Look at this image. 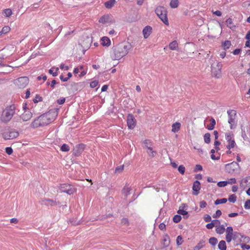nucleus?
Instances as JSON below:
<instances>
[{"label": "nucleus", "mask_w": 250, "mask_h": 250, "mask_svg": "<svg viewBox=\"0 0 250 250\" xmlns=\"http://www.w3.org/2000/svg\"><path fill=\"white\" fill-rule=\"evenodd\" d=\"M41 203L42 205H44L46 206H56L57 205V203L56 201L50 199H43L41 201Z\"/></svg>", "instance_id": "17"}, {"label": "nucleus", "mask_w": 250, "mask_h": 250, "mask_svg": "<svg viewBox=\"0 0 250 250\" xmlns=\"http://www.w3.org/2000/svg\"><path fill=\"white\" fill-rule=\"evenodd\" d=\"M218 242L217 238L215 237H211L209 239V243L212 246H215Z\"/></svg>", "instance_id": "38"}, {"label": "nucleus", "mask_w": 250, "mask_h": 250, "mask_svg": "<svg viewBox=\"0 0 250 250\" xmlns=\"http://www.w3.org/2000/svg\"><path fill=\"white\" fill-rule=\"evenodd\" d=\"M169 47L172 50H176L178 47V43L177 41H174L170 42L169 44Z\"/></svg>", "instance_id": "33"}, {"label": "nucleus", "mask_w": 250, "mask_h": 250, "mask_svg": "<svg viewBox=\"0 0 250 250\" xmlns=\"http://www.w3.org/2000/svg\"><path fill=\"white\" fill-rule=\"evenodd\" d=\"M131 188L128 185H125L122 190V193L125 197H127L130 194Z\"/></svg>", "instance_id": "23"}, {"label": "nucleus", "mask_w": 250, "mask_h": 250, "mask_svg": "<svg viewBox=\"0 0 250 250\" xmlns=\"http://www.w3.org/2000/svg\"><path fill=\"white\" fill-rule=\"evenodd\" d=\"M5 151L8 155H11L13 153V149L11 147H7L5 148Z\"/></svg>", "instance_id": "52"}, {"label": "nucleus", "mask_w": 250, "mask_h": 250, "mask_svg": "<svg viewBox=\"0 0 250 250\" xmlns=\"http://www.w3.org/2000/svg\"><path fill=\"white\" fill-rule=\"evenodd\" d=\"M218 247L220 250H226L227 246L226 242L224 240L220 241L218 244Z\"/></svg>", "instance_id": "28"}, {"label": "nucleus", "mask_w": 250, "mask_h": 250, "mask_svg": "<svg viewBox=\"0 0 250 250\" xmlns=\"http://www.w3.org/2000/svg\"><path fill=\"white\" fill-rule=\"evenodd\" d=\"M0 132L2 138L5 140H12L19 136V132L15 129L5 127L3 129L0 126Z\"/></svg>", "instance_id": "2"}, {"label": "nucleus", "mask_w": 250, "mask_h": 250, "mask_svg": "<svg viewBox=\"0 0 250 250\" xmlns=\"http://www.w3.org/2000/svg\"><path fill=\"white\" fill-rule=\"evenodd\" d=\"M10 30V28L9 26H4L1 29V31L3 34H6L8 33Z\"/></svg>", "instance_id": "47"}, {"label": "nucleus", "mask_w": 250, "mask_h": 250, "mask_svg": "<svg viewBox=\"0 0 250 250\" xmlns=\"http://www.w3.org/2000/svg\"><path fill=\"white\" fill-rule=\"evenodd\" d=\"M152 27L150 26H146L143 30V34L145 39H147L152 33Z\"/></svg>", "instance_id": "18"}, {"label": "nucleus", "mask_w": 250, "mask_h": 250, "mask_svg": "<svg viewBox=\"0 0 250 250\" xmlns=\"http://www.w3.org/2000/svg\"><path fill=\"white\" fill-rule=\"evenodd\" d=\"M43 126H44V125H42V121L40 120L39 117L35 119L30 125V126L33 128H36Z\"/></svg>", "instance_id": "19"}, {"label": "nucleus", "mask_w": 250, "mask_h": 250, "mask_svg": "<svg viewBox=\"0 0 250 250\" xmlns=\"http://www.w3.org/2000/svg\"><path fill=\"white\" fill-rule=\"evenodd\" d=\"M59 70V68L58 67H52L51 69L49 70V73L52 75L53 76L55 77L58 75V71Z\"/></svg>", "instance_id": "29"}, {"label": "nucleus", "mask_w": 250, "mask_h": 250, "mask_svg": "<svg viewBox=\"0 0 250 250\" xmlns=\"http://www.w3.org/2000/svg\"><path fill=\"white\" fill-rule=\"evenodd\" d=\"M130 49V44H119L112 48L111 58L114 60H119L125 56Z\"/></svg>", "instance_id": "1"}, {"label": "nucleus", "mask_w": 250, "mask_h": 250, "mask_svg": "<svg viewBox=\"0 0 250 250\" xmlns=\"http://www.w3.org/2000/svg\"><path fill=\"white\" fill-rule=\"evenodd\" d=\"M202 170V167L200 165H196L195 166V168L194 169V171L196 172L197 171H201Z\"/></svg>", "instance_id": "59"}, {"label": "nucleus", "mask_w": 250, "mask_h": 250, "mask_svg": "<svg viewBox=\"0 0 250 250\" xmlns=\"http://www.w3.org/2000/svg\"><path fill=\"white\" fill-rule=\"evenodd\" d=\"M228 184H233L236 183V180L234 178H230L227 181Z\"/></svg>", "instance_id": "56"}, {"label": "nucleus", "mask_w": 250, "mask_h": 250, "mask_svg": "<svg viewBox=\"0 0 250 250\" xmlns=\"http://www.w3.org/2000/svg\"><path fill=\"white\" fill-rule=\"evenodd\" d=\"M162 241L164 247L166 248L168 247L170 244V238L169 236L167 234L164 235L163 236Z\"/></svg>", "instance_id": "22"}, {"label": "nucleus", "mask_w": 250, "mask_h": 250, "mask_svg": "<svg viewBox=\"0 0 250 250\" xmlns=\"http://www.w3.org/2000/svg\"><path fill=\"white\" fill-rule=\"evenodd\" d=\"M155 13L160 20L167 25L169 24L167 17V11L163 6L157 7L155 10Z\"/></svg>", "instance_id": "4"}, {"label": "nucleus", "mask_w": 250, "mask_h": 250, "mask_svg": "<svg viewBox=\"0 0 250 250\" xmlns=\"http://www.w3.org/2000/svg\"><path fill=\"white\" fill-rule=\"evenodd\" d=\"M57 114V110H48L46 113L39 116V117L42 121V125L44 126L53 122Z\"/></svg>", "instance_id": "3"}, {"label": "nucleus", "mask_w": 250, "mask_h": 250, "mask_svg": "<svg viewBox=\"0 0 250 250\" xmlns=\"http://www.w3.org/2000/svg\"><path fill=\"white\" fill-rule=\"evenodd\" d=\"M214 227V224L212 221L211 223H208L206 225V228L208 229H212Z\"/></svg>", "instance_id": "62"}, {"label": "nucleus", "mask_w": 250, "mask_h": 250, "mask_svg": "<svg viewBox=\"0 0 250 250\" xmlns=\"http://www.w3.org/2000/svg\"><path fill=\"white\" fill-rule=\"evenodd\" d=\"M204 141L206 143L208 144L210 142V135L209 133H206L204 136Z\"/></svg>", "instance_id": "35"}, {"label": "nucleus", "mask_w": 250, "mask_h": 250, "mask_svg": "<svg viewBox=\"0 0 250 250\" xmlns=\"http://www.w3.org/2000/svg\"><path fill=\"white\" fill-rule=\"evenodd\" d=\"M231 45V43L230 41L227 40L224 42H222V46L224 50H226L228 49L229 48Z\"/></svg>", "instance_id": "26"}, {"label": "nucleus", "mask_w": 250, "mask_h": 250, "mask_svg": "<svg viewBox=\"0 0 250 250\" xmlns=\"http://www.w3.org/2000/svg\"><path fill=\"white\" fill-rule=\"evenodd\" d=\"M181 125L179 122H176L172 124L171 131L174 133L178 132L180 129Z\"/></svg>", "instance_id": "20"}, {"label": "nucleus", "mask_w": 250, "mask_h": 250, "mask_svg": "<svg viewBox=\"0 0 250 250\" xmlns=\"http://www.w3.org/2000/svg\"><path fill=\"white\" fill-rule=\"evenodd\" d=\"M178 170L181 174H184L185 171V167L183 165H180L178 167Z\"/></svg>", "instance_id": "44"}, {"label": "nucleus", "mask_w": 250, "mask_h": 250, "mask_svg": "<svg viewBox=\"0 0 250 250\" xmlns=\"http://www.w3.org/2000/svg\"><path fill=\"white\" fill-rule=\"evenodd\" d=\"M121 223L124 225L128 226L129 225L128 220L127 218H123Z\"/></svg>", "instance_id": "55"}, {"label": "nucleus", "mask_w": 250, "mask_h": 250, "mask_svg": "<svg viewBox=\"0 0 250 250\" xmlns=\"http://www.w3.org/2000/svg\"><path fill=\"white\" fill-rule=\"evenodd\" d=\"M124 169V166L118 167L116 168L115 172L116 173H120Z\"/></svg>", "instance_id": "48"}, {"label": "nucleus", "mask_w": 250, "mask_h": 250, "mask_svg": "<svg viewBox=\"0 0 250 250\" xmlns=\"http://www.w3.org/2000/svg\"><path fill=\"white\" fill-rule=\"evenodd\" d=\"M223 65L221 62H218L216 67L211 65V72L213 75L216 78H219L221 75V70Z\"/></svg>", "instance_id": "10"}, {"label": "nucleus", "mask_w": 250, "mask_h": 250, "mask_svg": "<svg viewBox=\"0 0 250 250\" xmlns=\"http://www.w3.org/2000/svg\"><path fill=\"white\" fill-rule=\"evenodd\" d=\"M85 148V145L80 144L76 145L73 149V155L75 156H79Z\"/></svg>", "instance_id": "12"}, {"label": "nucleus", "mask_w": 250, "mask_h": 250, "mask_svg": "<svg viewBox=\"0 0 250 250\" xmlns=\"http://www.w3.org/2000/svg\"><path fill=\"white\" fill-rule=\"evenodd\" d=\"M205 241L201 240L197 245L194 248V250H199L204 247Z\"/></svg>", "instance_id": "31"}, {"label": "nucleus", "mask_w": 250, "mask_h": 250, "mask_svg": "<svg viewBox=\"0 0 250 250\" xmlns=\"http://www.w3.org/2000/svg\"><path fill=\"white\" fill-rule=\"evenodd\" d=\"M165 228H166V225L164 223H161L159 226V228L162 230H163L165 229Z\"/></svg>", "instance_id": "64"}, {"label": "nucleus", "mask_w": 250, "mask_h": 250, "mask_svg": "<svg viewBox=\"0 0 250 250\" xmlns=\"http://www.w3.org/2000/svg\"><path fill=\"white\" fill-rule=\"evenodd\" d=\"M182 217L180 215H175L173 218V221L176 223H179L181 220Z\"/></svg>", "instance_id": "39"}, {"label": "nucleus", "mask_w": 250, "mask_h": 250, "mask_svg": "<svg viewBox=\"0 0 250 250\" xmlns=\"http://www.w3.org/2000/svg\"><path fill=\"white\" fill-rule=\"evenodd\" d=\"M110 39L106 37H104L102 38V44L103 46H108L110 44Z\"/></svg>", "instance_id": "24"}, {"label": "nucleus", "mask_w": 250, "mask_h": 250, "mask_svg": "<svg viewBox=\"0 0 250 250\" xmlns=\"http://www.w3.org/2000/svg\"><path fill=\"white\" fill-rule=\"evenodd\" d=\"M239 167V164L236 162H232L225 165V168L229 173H232L236 171Z\"/></svg>", "instance_id": "11"}, {"label": "nucleus", "mask_w": 250, "mask_h": 250, "mask_svg": "<svg viewBox=\"0 0 250 250\" xmlns=\"http://www.w3.org/2000/svg\"><path fill=\"white\" fill-rule=\"evenodd\" d=\"M65 98H62L57 100V103L59 104H62L65 102Z\"/></svg>", "instance_id": "60"}, {"label": "nucleus", "mask_w": 250, "mask_h": 250, "mask_svg": "<svg viewBox=\"0 0 250 250\" xmlns=\"http://www.w3.org/2000/svg\"><path fill=\"white\" fill-rule=\"evenodd\" d=\"M225 230V227L224 225L219 226L216 229V231L218 234H222Z\"/></svg>", "instance_id": "32"}, {"label": "nucleus", "mask_w": 250, "mask_h": 250, "mask_svg": "<svg viewBox=\"0 0 250 250\" xmlns=\"http://www.w3.org/2000/svg\"><path fill=\"white\" fill-rule=\"evenodd\" d=\"M200 185V183L198 180L194 182L192 186V189L193 190V194L194 195H197L199 194V190L201 189Z\"/></svg>", "instance_id": "16"}, {"label": "nucleus", "mask_w": 250, "mask_h": 250, "mask_svg": "<svg viewBox=\"0 0 250 250\" xmlns=\"http://www.w3.org/2000/svg\"><path fill=\"white\" fill-rule=\"evenodd\" d=\"M59 188L61 192H65L69 195L73 194L76 191L74 186L69 184H60Z\"/></svg>", "instance_id": "6"}, {"label": "nucleus", "mask_w": 250, "mask_h": 250, "mask_svg": "<svg viewBox=\"0 0 250 250\" xmlns=\"http://www.w3.org/2000/svg\"><path fill=\"white\" fill-rule=\"evenodd\" d=\"M210 123L209 125H208L207 128L208 130H212L214 128V126L216 124V122H215V120L213 118H211L210 119Z\"/></svg>", "instance_id": "30"}, {"label": "nucleus", "mask_w": 250, "mask_h": 250, "mask_svg": "<svg viewBox=\"0 0 250 250\" xmlns=\"http://www.w3.org/2000/svg\"><path fill=\"white\" fill-rule=\"evenodd\" d=\"M232 239V234H227L226 236V239L227 242H230Z\"/></svg>", "instance_id": "51"}, {"label": "nucleus", "mask_w": 250, "mask_h": 250, "mask_svg": "<svg viewBox=\"0 0 250 250\" xmlns=\"http://www.w3.org/2000/svg\"><path fill=\"white\" fill-rule=\"evenodd\" d=\"M221 214H222L221 211L220 210H216L215 213L212 215V217H213V218H215L220 216L221 215Z\"/></svg>", "instance_id": "46"}, {"label": "nucleus", "mask_w": 250, "mask_h": 250, "mask_svg": "<svg viewBox=\"0 0 250 250\" xmlns=\"http://www.w3.org/2000/svg\"><path fill=\"white\" fill-rule=\"evenodd\" d=\"M99 22L103 24L112 23L113 22L112 16L109 14L104 15L99 19Z\"/></svg>", "instance_id": "13"}, {"label": "nucleus", "mask_w": 250, "mask_h": 250, "mask_svg": "<svg viewBox=\"0 0 250 250\" xmlns=\"http://www.w3.org/2000/svg\"><path fill=\"white\" fill-rule=\"evenodd\" d=\"M233 229L231 227H228L226 229V233L229 234H232Z\"/></svg>", "instance_id": "50"}, {"label": "nucleus", "mask_w": 250, "mask_h": 250, "mask_svg": "<svg viewBox=\"0 0 250 250\" xmlns=\"http://www.w3.org/2000/svg\"><path fill=\"white\" fill-rule=\"evenodd\" d=\"M4 13L6 17H9L12 15V12L10 9H6L4 11Z\"/></svg>", "instance_id": "42"}, {"label": "nucleus", "mask_w": 250, "mask_h": 250, "mask_svg": "<svg viewBox=\"0 0 250 250\" xmlns=\"http://www.w3.org/2000/svg\"><path fill=\"white\" fill-rule=\"evenodd\" d=\"M42 98L40 97L39 95H37L36 98L33 100V101L35 103H38V101H41Z\"/></svg>", "instance_id": "63"}, {"label": "nucleus", "mask_w": 250, "mask_h": 250, "mask_svg": "<svg viewBox=\"0 0 250 250\" xmlns=\"http://www.w3.org/2000/svg\"><path fill=\"white\" fill-rule=\"evenodd\" d=\"M207 205L206 201L203 200L200 202V207L201 208H205Z\"/></svg>", "instance_id": "57"}, {"label": "nucleus", "mask_w": 250, "mask_h": 250, "mask_svg": "<svg viewBox=\"0 0 250 250\" xmlns=\"http://www.w3.org/2000/svg\"><path fill=\"white\" fill-rule=\"evenodd\" d=\"M14 110H2L1 115V120L2 122L7 123L9 122L13 116Z\"/></svg>", "instance_id": "8"}, {"label": "nucleus", "mask_w": 250, "mask_h": 250, "mask_svg": "<svg viewBox=\"0 0 250 250\" xmlns=\"http://www.w3.org/2000/svg\"><path fill=\"white\" fill-rule=\"evenodd\" d=\"M147 153L150 156L154 157L155 156V154H156V152L153 151V149H152V148L150 146H147Z\"/></svg>", "instance_id": "36"}, {"label": "nucleus", "mask_w": 250, "mask_h": 250, "mask_svg": "<svg viewBox=\"0 0 250 250\" xmlns=\"http://www.w3.org/2000/svg\"><path fill=\"white\" fill-rule=\"evenodd\" d=\"M183 242V238L181 235L177 236L176 239V244L178 246L181 245Z\"/></svg>", "instance_id": "41"}, {"label": "nucleus", "mask_w": 250, "mask_h": 250, "mask_svg": "<svg viewBox=\"0 0 250 250\" xmlns=\"http://www.w3.org/2000/svg\"><path fill=\"white\" fill-rule=\"evenodd\" d=\"M204 220L206 222H209L211 221V217L210 215L207 214L204 217Z\"/></svg>", "instance_id": "54"}, {"label": "nucleus", "mask_w": 250, "mask_h": 250, "mask_svg": "<svg viewBox=\"0 0 250 250\" xmlns=\"http://www.w3.org/2000/svg\"><path fill=\"white\" fill-rule=\"evenodd\" d=\"M227 113L229 115L228 122L230 124V128H234L233 125L237 122L236 110H228Z\"/></svg>", "instance_id": "7"}, {"label": "nucleus", "mask_w": 250, "mask_h": 250, "mask_svg": "<svg viewBox=\"0 0 250 250\" xmlns=\"http://www.w3.org/2000/svg\"><path fill=\"white\" fill-rule=\"evenodd\" d=\"M127 125L128 128L133 129L136 125V120L133 116L129 114L127 117Z\"/></svg>", "instance_id": "14"}, {"label": "nucleus", "mask_w": 250, "mask_h": 250, "mask_svg": "<svg viewBox=\"0 0 250 250\" xmlns=\"http://www.w3.org/2000/svg\"><path fill=\"white\" fill-rule=\"evenodd\" d=\"M228 200L230 202H232V203L235 202L236 201V196L235 194L230 195L228 198Z\"/></svg>", "instance_id": "40"}, {"label": "nucleus", "mask_w": 250, "mask_h": 250, "mask_svg": "<svg viewBox=\"0 0 250 250\" xmlns=\"http://www.w3.org/2000/svg\"><path fill=\"white\" fill-rule=\"evenodd\" d=\"M225 138L228 144L227 145V148L230 149L234 148L236 144L234 140V136L231 132H229L226 133Z\"/></svg>", "instance_id": "5"}, {"label": "nucleus", "mask_w": 250, "mask_h": 250, "mask_svg": "<svg viewBox=\"0 0 250 250\" xmlns=\"http://www.w3.org/2000/svg\"><path fill=\"white\" fill-rule=\"evenodd\" d=\"M212 222L214 224V226L216 227V228L219 226H220V222L218 220H213L212 221Z\"/></svg>", "instance_id": "53"}, {"label": "nucleus", "mask_w": 250, "mask_h": 250, "mask_svg": "<svg viewBox=\"0 0 250 250\" xmlns=\"http://www.w3.org/2000/svg\"><path fill=\"white\" fill-rule=\"evenodd\" d=\"M98 81H93L90 83V86L91 88H95L98 85Z\"/></svg>", "instance_id": "45"}, {"label": "nucleus", "mask_w": 250, "mask_h": 250, "mask_svg": "<svg viewBox=\"0 0 250 250\" xmlns=\"http://www.w3.org/2000/svg\"><path fill=\"white\" fill-rule=\"evenodd\" d=\"M61 150L62 151L67 152L70 150V148L67 145L64 144L61 147Z\"/></svg>", "instance_id": "37"}, {"label": "nucleus", "mask_w": 250, "mask_h": 250, "mask_svg": "<svg viewBox=\"0 0 250 250\" xmlns=\"http://www.w3.org/2000/svg\"><path fill=\"white\" fill-rule=\"evenodd\" d=\"M115 3V0H109L104 3V6L106 8L110 9L114 6Z\"/></svg>", "instance_id": "25"}, {"label": "nucleus", "mask_w": 250, "mask_h": 250, "mask_svg": "<svg viewBox=\"0 0 250 250\" xmlns=\"http://www.w3.org/2000/svg\"><path fill=\"white\" fill-rule=\"evenodd\" d=\"M23 112L21 113L20 117L23 121H27L30 120L32 117L33 114L30 110H23Z\"/></svg>", "instance_id": "15"}, {"label": "nucleus", "mask_w": 250, "mask_h": 250, "mask_svg": "<svg viewBox=\"0 0 250 250\" xmlns=\"http://www.w3.org/2000/svg\"><path fill=\"white\" fill-rule=\"evenodd\" d=\"M178 213L181 215H185L188 214V212L184 209H179L178 211Z\"/></svg>", "instance_id": "58"}, {"label": "nucleus", "mask_w": 250, "mask_h": 250, "mask_svg": "<svg viewBox=\"0 0 250 250\" xmlns=\"http://www.w3.org/2000/svg\"><path fill=\"white\" fill-rule=\"evenodd\" d=\"M226 23L227 26L232 30H233L235 29L236 26L233 24L232 19L229 18L227 19L226 21Z\"/></svg>", "instance_id": "21"}, {"label": "nucleus", "mask_w": 250, "mask_h": 250, "mask_svg": "<svg viewBox=\"0 0 250 250\" xmlns=\"http://www.w3.org/2000/svg\"><path fill=\"white\" fill-rule=\"evenodd\" d=\"M179 0H171L169 3L170 7L173 9L177 8L179 6Z\"/></svg>", "instance_id": "27"}, {"label": "nucleus", "mask_w": 250, "mask_h": 250, "mask_svg": "<svg viewBox=\"0 0 250 250\" xmlns=\"http://www.w3.org/2000/svg\"><path fill=\"white\" fill-rule=\"evenodd\" d=\"M244 208L246 209H250V200H248L246 201L244 205Z\"/></svg>", "instance_id": "49"}, {"label": "nucleus", "mask_w": 250, "mask_h": 250, "mask_svg": "<svg viewBox=\"0 0 250 250\" xmlns=\"http://www.w3.org/2000/svg\"><path fill=\"white\" fill-rule=\"evenodd\" d=\"M227 202V199L226 198H223L221 199H218L215 201L214 204L216 205L221 204H225Z\"/></svg>", "instance_id": "34"}, {"label": "nucleus", "mask_w": 250, "mask_h": 250, "mask_svg": "<svg viewBox=\"0 0 250 250\" xmlns=\"http://www.w3.org/2000/svg\"><path fill=\"white\" fill-rule=\"evenodd\" d=\"M241 49L240 48H237L235 49L233 52L232 53L234 55H238L241 52Z\"/></svg>", "instance_id": "61"}, {"label": "nucleus", "mask_w": 250, "mask_h": 250, "mask_svg": "<svg viewBox=\"0 0 250 250\" xmlns=\"http://www.w3.org/2000/svg\"><path fill=\"white\" fill-rule=\"evenodd\" d=\"M227 185L228 183L227 181H220L217 183V186L219 187H224L226 186Z\"/></svg>", "instance_id": "43"}, {"label": "nucleus", "mask_w": 250, "mask_h": 250, "mask_svg": "<svg viewBox=\"0 0 250 250\" xmlns=\"http://www.w3.org/2000/svg\"><path fill=\"white\" fill-rule=\"evenodd\" d=\"M15 84L20 88L26 86L29 83V79L26 77H20L15 81Z\"/></svg>", "instance_id": "9"}]
</instances>
